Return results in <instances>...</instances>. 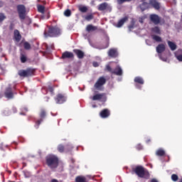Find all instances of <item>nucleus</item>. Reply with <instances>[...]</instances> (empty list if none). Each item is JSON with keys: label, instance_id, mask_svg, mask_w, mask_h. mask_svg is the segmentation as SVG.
Segmentation results:
<instances>
[{"label": "nucleus", "instance_id": "1", "mask_svg": "<svg viewBox=\"0 0 182 182\" xmlns=\"http://www.w3.org/2000/svg\"><path fill=\"white\" fill-rule=\"evenodd\" d=\"M62 33L60 28L58 27H50L48 31L44 32L45 38H55Z\"/></svg>", "mask_w": 182, "mask_h": 182}, {"label": "nucleus", "instance_id": "2", "mask_svg": "<svg viewBox=\"0 0 182 182\" xmlns=\"http://www.w3.org/2000/svg\"><path fill=\"white\" fill-rule=\"evenodd\" d=\"M47 164L50 168H56L59 164V159L55 155H49L46 159Z\"/></svg>", "mask_w": 182, "mask_h": 182}, {"label": "nucleus", "instance_id": "3", "mask_svg": "<svg viewBox=\"0 0 182 182\" xmlns=\"http://www.w3.org/2000/svg\"><path fill=\"white\" fill-rule=\"evenodd\" d=\"M134 172L137 176H139L141 178H149V171L144 169L142 166H136L134 168Z\"/></svg>", "mask_w": 182, "mask_h": 182}, {"label": "nucleus", "instance_id": "4", "mask_svg": "<svg viewBox=\"0 0 182 182\" xmlns=\"http://www.w3.org/2000/svg\"><path fill=\"white\" fill-rule=\"evenodd\" d=\"M164 50H166V46H164V44H159L156 47V52L158 53L159 59H161V60H163V62H167V57H163V55L161 54L163 52H164Z\"/></svg>", "mask_w": 182, "mask_h": 182}, {"label": "nucleus", "instance_id": "5", "mask_svg": "<svg viewBox=\"0 0 182 182\" xmlns=\"http://www.w3.org/2000/svg\"><path fill=\"white\" fill-rule=\"evenodd\" d=\"M17 11H18L20 19H25L26 16V9L25 8V6L22 4L18 5Z\"/></svg>", "mask_w": 182, "mask_h": 182}, {"label": "nucleus", "instance_id": "6", "mask_svg": "<svg viewBox=\"0 0 182 182\" xmlns=\"http://www.w3.org/2000/svg\"><path fill=\"white\" fill-rule=\"evenodd\" d=\"M18 75L23 77H28V76H32L33 75V70L27 69L26 70H19Z\"/></svg>", "mask_w": 182, "mask_h": 182}, {"label": "nucleus", "instance_id": "7", "mask_svg": "<svg viewBox=\"0 0 182 182\" xmlns=\"http://www.w3.org/2000/svg\"><path fill=\"white\" fill-rule=\"evenodd\" d=\"M106 83V79L104 77H101L98 79V80L95 84V87L97 90H100L101 87Z\"/></svg>", "mask_w": 182, "mask_h": 182}, {"label": "nucleus", "instance_id": "8", "mask_svg": "<svg viewBox=\"0 0 182 182\" xmlns=\"http://www.w3.org/2000/svg\"><path fill=\"white\" fill-rule=\"evenodd\" d=\"M67 99L68 97H66V96L62 94H58L57 95V97L55 98V100L57 105H62L63 103H65V102H66Z\"/></svg>", "mask_w": 182, "mask_h": 182}, {"label": "nucleus", "instance_id": "9", "mask_svg": "<svg viewBox=\"0 0 182 182\" xmlns=\"http://www.w3.org/2000/svg\"><path fill=\"white\" fill-rule=\"evenodd\" d=\"M73 149V146H72V144H68L67 146H63V145L60 144L58 146V151L60 153H63V151H70V150H72Z\"/></svg>", "mask_w": 182, "mask_h": 182}, {"label": "nucleus", "instance_id": "10", "mask_svg": "<svg viewBox=\"0 0 182 182\" xmlns=\"http://www.w3.org/2000/svg\"><path fill=\"white\" fill-rule=\"evenodd\" d=\"M149 19L154 25H159V23H160L161 18L157 14H151Z\"/></svg>", "mask_w": 182, "mask_h": 182}, {"label": "nucleus", "instance_id": "11", "mask_svg": "<svg viewBox=\"0 0 182 182\" xmlns=\"http://www.w3.org/2000/svg\"><path fill=\"white\" fill-rule=\"evenodd\" d=\"M92 100H99L100 102H106V95L105 94H97L93 97H90Z\"/></svg>", "mask_w": 182, "mask_h": 182}, {"label": "nucleus", "instance_id": "12", "mask_svg": "<svg viewBox=\"0 0 182 182\" xmlns=\"http://www.w3.org/2000/svg\"><path fill=\"white\" fill-rule=\"evenodd\" d=\"M100 116L102 119H107V117L110 116V111L107 109H105L100 112Z\"/></svg>", "mask_w": 182, "mask_h": 182}, {"label": "nucleus", "instance_id": "13", "mask_svg": "<svg viewBox=\"0 0 182 182\" xmlns=\"http://www.w3.org/2000/svg\"><path fill=\"white\" fill-rule=\"evenodd\" d=\"M106 9H112V7L109 6V4L105 2L98 6V11H106Z\"/></svg>", "mask_w": 182, "mask_h": 182}, {"label": "nucleus", "instance_id": "14", "mask_svg": "<svg viewBox=\"0 0 182 182\" xmlns=\"http://www.w3.org/2000/svg\"><path fill=\"white\" fill-rule=\"evenodd\" d=\"M4 95L7 99H13L14 98V92H12V88H11V87L7 88L6 90Z\"/></svg>", "mask_w": 182, "mask_h": 182}, {"label": "nucleus", "instance_id": "15", "mask_svg": "<svg viewBox=\"0 0 182 182\" xmlns=\"http://www.w3.org/2000/svg\"><path fill=\"white\" fill-rule=\"evenodd\" d=\"M112 73L117 75V76H122V75H123V70L122 69V67L118 65L112 71Z\"/></svg>", "mask_w": 182, "mask_h": 182}, {"label": "nucleus", "instance_id": "16", "mask_svg": "<svg viewBox=\"0 0 182 182\" xmlns=\"http://www.w3.org/2000/svg\"><path fill=\"white\" fill-rule=\"evenodd\" d=\"M149 5L153 6L154 9H156V10L160 9V3H159L156 0H150Z\"/></svg>", "mask_w": 182, "mask_h": 182}, {"label": "nucleus", "instance_id": "17", "mask_svg": "<svg viewBox=\"0 0 182 182\" xmlns=\"http://www.w3.org/2000/svg\"><path fill=\"white\" fill-rule=\"evenodd\" d=\"M73 52L77 55L78 59H83L85 56V53L80 50L75 49Z\"/></svg>", "mask_w": 182, "mask_h": 182}, {"label": "nucleus", "instance_id": "18", "mask_svg": "<svg viewBox=\"0 0 182 182\" xmlns=\"http://www.w3.org/2000/svg\"><path fill=\"white\" fill-rule=\"evenodd\" d=\"M108 56H110V58H116V56H117V49L111 48L108 51Z\"/></svg>", "mask_w": 182, "mask_h": 182}, {"label": "nucleus", "instance_id": "19", "mask_svg": "<svg viewBox=\"0 0 182 182\" xmlns=\"http://www.w3.org/2000/svg\"><path fill=\"white\" fill-rule=\"evenodd\" d=\"M73 58V53H70L69 51H65L63 53L62 58L63 59H70Z\"/></svg>", "mask_w": 182, "mask_h": 182}, {"label": "nucleus", "instance_id": "20", "mask_svg": "<svg viewBox=\"0 0 182 182\" xmlns=\"http://www.w3.org/2000/svg\"><path fill=\"white\" fill-rule=\"evenodd\" d=\"M175 57L177 60L179 62H182V49H178L176 52H175Z\"/></svg>", "mask_w": 182, "mask_h": 182}, {"label": "nucleus", "instance_id": "21", "mask_svg": "<svg viewBox=\"0 0 182 182\" xmlns=\"http://www.w3.org/2000/svg\"><path fill=\"white\" fill-rule=\"evenodd\" d=\"M127 19V17H124L123 18L119 20L117 25H115L116 28H122L123 25H124V22H126Z\"/></svg>", "mask_w": 182, "mask_h": 182}, {"label": "nucleus", "instance_id": "22", "mask_svg": "<svg viewBox=\"0 0 182 182\" xmlns=\"http://www.w3.org/2000/svg\"><path fill=\"white\" fill-rule=\"evenodd\" d=\"M166 151L164 149L160 148L156 151V156H158L159 157H163V156H165Z\"/></svg>", "mask_w": 182, "mask_h": 182}, {"label": "nucleus", "instance_id": "23", "mask_svg": "<svg viewBox=\"0 0 182 182\" xmlns=\"http://www.w3.org/2000/svg\"><path fill=\"white\" fill-rule=\"evenodd\" d=\"M97 27L92 24H89L86 27L87 32H95V31H97Z\"/></svg>", "mask_w": 182, "mask_h": 182}, {"label": "nucleus", "instance_id": "24", "mask_svg": "<svg viewBox=\"0 0 182 182\" xmlns=\"http://www.w3.org/2000/svg\"><path fill=\"white\" fill-rule=\"evenodd\" d=\"M22 36H21V33H19V31L15 30L14 31V38L16 41V42H19L21 41Z\"/></svg>", "mask_w": 182, "mask_h": 182}, {"label": "nucleus", "instance_id": "25", "mask_svg": "<svg viewBox=\"0 0 182 182\" xmlns=\"http://www.w3.org/2000/svg\"><path fill=\"white\" fill-rule=\"evenodd\" d=\"M134 80L138 85H144V80L141 77H136Z\"/></svg>", "mask_w": 182, "mask_h": 182}, {"label": "nucleus", "instance_id": "26", "mask_svg": "<svg viewBox=\"0 0 182 182\" xmlns=\"http://www.w3.org/2000/svg\"><path fill=\"white\" fill-rule=\"evenodd\" d=\"M149 6V5L148 3L143 1L142 4L139 5V8H140L141 11H142V12H143V11H146V9H148Z\"/></svg>", "mask_w": 182, "mask_h": 182}, {"label": "nucleus", "instance_id": "27", "mask_svg": "<svg viewBox=\"0 0 182 182\" xmlns=\"http://www.w3.org/2000/svg\"><path fill=\"white\" fill-rule=\"evenodd\" d=\"M168 45L169 46L170 49L172 50H176L177 49V45H176V43H174L171 41H168Z\"/></svg>", "mask_w": 182, "mask_h": 182}, {"label": "nucleus", "instance_id": "28", "mask_svg": "<svg viewBox=\"0 0 182 182\" xmlns=\"http://www.w3.org/2000/svg\"><path fill=\"white\" fill-rule=\"evenodd\" d=\"M152 33H156V35H160L161 31H160V28L155 26L151 29Z\"/></svg>", "mask_w": 182, "mask_h": 182}, {"label": "nucleus", "instance_id": "29", "mask_svg": "<svg viewBox=\"0 0 182 182\" xmlns=\"http://www.w3.org/2000/svg\"><path fill=\"white\" fill-rule=\"evenodd\" d=\"M151 36L152 39L154 41H155L156 42H161V37L154 35V34H152Z\"/></svg>", "mask_w": 182, "mask_h": 182}, {"label": "nucleus", "instance_id": "30", "mask_svg": "<svg viewBox=\"0 0 182 182\" xmlns=\"http://www.w3.org/2000/svg\"><path fill=\"white\" fill-rule=\"evenodd\" d=\"M76 182H86V177L85 176H77L75 178Z\"/></svg>", "mask_w": 182, "mask_h": 182}, {"label": "nucleus", "instance_id": "31", "mask_svg": "<svg viewBox=\"0 0 182 182\" xmlns=\"http://www.w3.org/2000/svg\"><path fill=\"white\" fill-rule=\"evenodd\" d=\"M78 9L80 12L82 13L87 12V7H86L85 6L80 5L78 6Z\"/></svg>", "mask_w": 182, "mask_h": 182}, {"label": "nucleus", "instance_id": "32", "mask_svg": "<svg viewBox=\"0 0 182 182\" xmlns=\"http://www.w3.org/2000/svg\"><path fill=\"white\" fill-rule=\"evenodd\" d=\"M37 8H38V12H40L41 14H45V6L42 5H38L37 6Z\"/></svg>", "mask_w": 182, "mask_h": 182}, {"label": "nucleus", "instance_id": "33", "mask_svg": "<svg viewBox=\"0 0 182 182\" xmlns=\"http://www.w3.org/2000/svg\"><path fill=\"white\" fill-rule=\"evenodd\" d=\"M64 15L65 16L69 17L70 15H72V11H70L69 9H67L64 11Z\"/></svg>", "mask_w": 182, "mask_h": 182}, {"label": "nucleus", "instance_id": "34", "mask_svg": "<svg viewBox=\"0 0 182 182\" xmlns=\"http://www.w3.org/2000/svg\"><path fill=\"white\" fill-rule=\"evenodd\" d=\"M85 21H90L93 19V14H89L85 17Z\"/></svg>", "mask_w": 182, "mask_h": 182}, {"label": "nucleus", "instance_id": "35", "mask_svg": "<svg viewBox=\"0 0 182 182\" xmlns=\"http://www.w3.org/2000/svg\"><path fill=\"white\" fill-rule=\"evenodd\" d=\"M132 0H117V4L119 5H122V4H124V2H130Z\"/></svg>", "mask_w": 182, "mask_h": 182}, {"label": "nucleus", "instance_id": "36", "mask_svg": "<svg viewBox=\"0 0 182 182\" xmlns=\"http://www.w3.org/2000/svg\"><path fill=\"white\" fill-rule=\"evenodd\" d=\"M171 180L172 181H177V180H178V176L176 174H172Z\"/></svg>", "mask_w": 182, "mask_h": 182}, {"label": "nucleus", "instance_id": "37", "mask_svg": "<svg viewBox=\"0 0 182 182\" xmlns=\"http://www.w3.org/2000/svg\"><path fill=\"white\" fill-rule=\"evenodd\" d=\"M24 48L28 50V49H31V44L28 42L24 43Z\"/></svg>", "mask_w": 182, "mask_h": 182}, {"label": "nucleus", "instance_id": "38", "mask_svg": "<svg viewBox=\"0 0 182 182\" xmlns=\"http://www.w3.org/2000/svg\"><path fill=\"white\" fill-rule=\"evenodd\" d=\"M6 18V16H5V14L0 13V22H2Z\"/></svg>", "mask_w": 182, "mask_h": 182}, {"label": "nucleus", "instance_id": "39", "mask_svg": "<svg viewBox=\"0 0 182 182\" xmlns=\"http://www.w3.org/2000/svg\"><path fill=\"white\" fill-rule=\"evenodd\" d=\"M21 60L22 63H25V62H26V56L21 55Z\"/></svg>", "mask_w": 182, "mask_h": 182}, {"label": "nucleus", "instance_id": "40", "mask_svg": "<svg viewBox=\"0 0 182 182\" xmlns=\"http://www.w3.org/2000/svg\"><path fill=\"white\" fill-rule=\"evenodd\" d=\"M40 116H41V119H43V117H45V116H46V112H45V110H41Z\"/></svg>", "mask_w": 182, "mask_h": 182}, {"label": "nucleus", "instance_id": "41", "mask_svg": "<svg viewBox=\"0 0 182 182\" xmlns=\"http://www.w3.org/2000/svg\"><path fill=\"white\" fill-rule=\"evenodd\" d=\"M41 123H42V119H41L40 120L37 121L35 127L36 129H38L39 127V124H41Z\"/></svg>", "mask_w": 182, "mask_h": 182}, {"label": "nucleus", "instance_id": "42", "mask_svg": "<svg viewBox=\"0 0 182 182\" xmlns=\"http://www.w3.org/2000/svg\"><path fill=\"white\" fill-rule=\"evenodd\" d=\"M106 70H108V72H110L111 73H112L113 72V70H112V68L109 65H106Z\"/></svg>", "mask_w": 182, "mask_h": 182}, {"label": "nucleus", "instance_id": "43", "mask_svg": "<svg viewBox=\"0 0 182 182\" xmlns=\"http://www.w3.org/2000/svg\"><path fill=\"white\" fill-rule=\"evenodd\" d=\"M136 149L137 150H141L143 149V146H141V144H139L136 145Z\"/></svg>", "mask_w": 182, "mask_h": 182}, {"label": "nucleus", "instance_id": "44", "mask_svg": "<svg viewBox=\"0 0 182 182\" xmlns=\"http://www.w3.org/2000/svg\"><path fill=\"white\" fill-rule=\"evenodd\" d=\"M146 44L148 45V46H151V45H153V43H151L150 40H146Z\"/></svg>", "mask_w": 182, "mask_h": 182}, {"label": "nucleus", "instance_id": "45", "mask_svg": "<svg viewBox=\"0 0 182 182\" xmlns=\"http://www.w3.org/2000/svg\"><path fill=\"white\" fill-rule=\"evenodd\" d=\"M48 90L51 93V95H53V87H48Z\"/></svg>", "mask_w": 182, "mask_h": 182}, {"label": "nucleus", "instance_id": "46", "mask_svg": "<svg viewBox=\"0 0 182 182\" xmlns=\"http://www.w3.org/2000/svg\"><path fill=\"white\" fill-rule=\"evenodd\" d=\"M23 174L25 177H29L31 176V173L29 172L24 171Z\"/></svg>", "mask_w": 182, "mask_h": 182}, {"label": "nucleus", "instance_id": "47", "mask_svg": "<svg viewBox=\"0 0 182 182\" xmlns=\"http://www.w3.org/2000/svg\"><path fill=\"white\" fill-rule=\"evenodd\" d=\"M92 65H93L94 68H97L99 66V63L93 62Z\"/></svg>", "mask_w": 182, "mask_h": 182}, {"label": "nucleus", "instance_id": "48", "mask_svg": "<svg viewBox=\"0 0 182 182\" xmlns=\"http://www.w3.org/2000/svg\"><path fill=\"white\" fill-rule=\"evenodd\" d=\"M144 17H141V18H139V22H140V23H143V22H144Z\"/></svg>", "mask_w": 182, "mask_h": 182}, {"label": "nucleus", "instance_id": "49", "mask_svg": "<svg viewBox=\"0 0 182 182\" xmlns=\"http://www.w3.org/2000/svg\"><path fill=\"white\" fill-rule=\"evenodd\" d=\"M135 87H136V89H141V85H139V84H136V85H135Z\"/></svg>", "mask_w": 182, "mask_h": 182}, {"label": "nucleus", "instance_id": "50", "mask_svg": "<svg viewBox=\"0 0 182 182\" xmlns=\"http://www.w3.org/2000/svg\"><path fill=\"white\" fill-rule=\"evenodd\" d=\"M51 182H59V181H58V180H56V179H52V180H51Z\"/></svg>", "mask_w": 182, "mask_h": 182}, {"label": "nucleus", "instance_id": "51", "mask_svg": "<svg viewBox=\"0 0 182 182\" xmlns=\"http://www.w3.org/2000/svg\"><path fill=\"white\" fill-rule=\"evenodd\" d=\"M129 29L130 31H132V29H133V25L129 26Z\"/></svg>", "mask_w": 182, "mask_h": 182}, {"label": "nucleus", "instance_id": "52", "mask_svg": "<svg viewBox=\"0 0 182 182\" xmlns=\"http://www.w3.org/2000/svg\"><path fill=\"white\" fill-rule=\"evenodd\" d=\"M4 114L5 116H9V112H4Z\"/></svg>", "mask_w": 182, "mask_h": 182}, {"label": "nucleus", "instance_id": "53", "mask_svg": "<svg viewBox=\"0 0 182 182\" xmlns=\"http://www.w3.org/2000/svg\"><path fill=\"white\" fill-rule=\"evenodd\" d=\"M151 182H159V181H157V180L156 179H152L151 181Z\"/></svg>", "mask_w": 182, "mask_h": 182}, {"label": "nucleus", "instance_id": "54", "mask_svg": "<svg viewBox=\"0 0 182 182\" xmlns=\"http://www.w3.org/2000/svg\"><path fill=\"white\" fill-rule=\"evenodd\" d=\"M106 48H109V46H106L105 47L102 48L101 49H106Z\"/></svg>", "mask_w": 182, "mask_h": 182}, {"label": "nucleus", "instance_id": "55", "mask_svg": "<svg viewBox=\"0 0 182 182\" xmlns=\"http://www.w3.org/2000/svg\"><path fill=\"white\" fill-rule=\"evenodd\" d=\"M49 18H50V15H48V16H47V19H49Z\"/></svg>", "mask_w": 182, "mask_h": 182}, {"label": "nucleus", "instance_id": "56", "mask_svg": "<svg viewBox=\"0 0 182 182\" xmlns=\"http://www.w3.org/2000/svg\"><path fill=\"white\" fill-rule=\"evenodd\" d=\"M24 110H25L26 112H28V108L25 107V108H24Z\"/></svg>", "mask_w": 182, "mask_h": 182}, {"label": "nucleus", "instance_id": "57", "mask_svg": "<svg viewBox=\"0 0 182 182\" xmlns=\"http://www.w3.org/2000/svg\"><path fill=\"white\" fill-rule=\"evenodd\" d=\"M92 107L95 108V107H96V105H92Z\"/></svg>", "mask_w": 182, "mask_h": 182}, {"label": "nucleus", "instance_id": "58", "mask_svg": "<svg viewBox=\"0 0 182 182\" xmlns=\"http://www.w3.org/2000/svg\"><path fill=\"white\" fill-rule=\"evenodd\" d=\"M42 19H45V17H43V16H41Z\"/></svg>", "mask_w": 182, "mask_h": 182}, {"label": "nucleus", "instance_id": "59", "mask_svg": "<svg viewBox=\"0 0 182 182\" xmlns=\"http://www.w3.org/2000/svg\"><path fill=\"white\" fill-rule=\"evenodd\" d=\"M20 114H24L23 112H21Z\"/></svg>", "mask_w": 182, "mask_h": 182}, {"label": "nucleus", "instance_id": "60", "mask_svg": "<svg viewBox=\"0 0 182 182\" xmlns=\"http://www.w3.org/2000/svg\"><path fill=\"white\" fill-rule=\"evenodd\" d=\"M179 182H182V178L181 180H179Z\"/></svg>", "mask_w": 182, "mask_h": 182}, {"label": "nucleus", "instance_id": "61", "mask_svg": "<svg viewBox=\"0 0 182 182\" xmlns=\"http://www.w3.org/2000/svg\"><path fill=\"white\" fill-rule=\"evenodd\" d=\"M0 6H2V3H1Z\"/></svg>", "mask_w": 182, "mask_h": 182}, {"label": "nucleus", "instance_id": "62", "mask_svg": "<svg viewBox=\"0 0 182 182\" xmlns=\"http://www.w3.org/2000/svg\"><path fill=\"white\" fill-rule=\"evenodd\" d=\"M9 182H15V181H9Z\"/></svg>", "mask_w": 182, "mask_h": 182}, {"label": "nucleus", "instance_id": "63", "mask_svg": "<svg viewBox=\"0 0 182 182\" xmlns=\"http://www.w3.org/2000/svg\"><path fill=\"white\" fill-rule=\"evenodd\" d=\"M105 1H109V0H105Z\"/></svg>", "mask_w": 182, "mask_h": 182}]
</instances>
